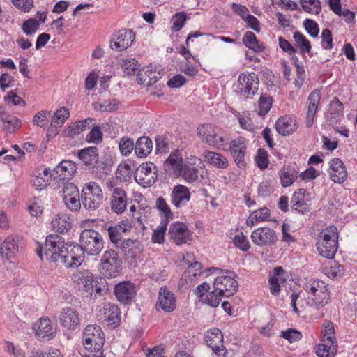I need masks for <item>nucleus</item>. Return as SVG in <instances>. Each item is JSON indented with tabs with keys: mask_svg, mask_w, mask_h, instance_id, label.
Here are the masks:
<instances>
[{
	"mask_svg": "<svg viewBox=\"0 0 357 357\" xmlns=\"http://www.w3.org/2000/svg\"><path fill=\"white\" fill-rule=\"evenodd\" d=\"M73 282L79 291H83L93 296H102L109 291V284L107 280L96 277L88 269H79L72 275Z\"/></svg>",
	"mask_w": 357,
	"mask_h": 357,
	"instance_id": "obj_1",
	"label": "nucleus"
},
{
	"mask_svg": "<svg viewBox=\"0 0 357 357\" xmlns=\"http://www.w3.org/2000/svg\"><path fill=\"white\" fill-rule=\"evenodd\" d=\"M65 240L57 234H50L46 237L44 245H39L37 254L41 260L44 258L50 262L59 263L61 251L65 248Z\"/></svg>",
	"mask_w": 357,
	"mask_h": 357,
	"instance_id": "obj_2",
	"label": "nucleus"
},
{
	"mask_svg": "<svg viewBox=\"0 0 357 357\" xmlns=\"http://www.w3.org/2000/svg\"><path fill=\"white\" fill-rule=\"evenodd\" d=\"M77 156L86 165L92 166L99 174L101 179H107L112 172L109 158L105 161L98 162V153L96 146H90L83 149L77 153Z\"/></svg>",
	"mask_w": 357,
	"mask_h": 357,
	"instance_id": "obj_3",
	"label": "nucleus"
},
{
	"mask_svg": "<svg viewBox=\"0 0 357 357\" xmlns=\"http://www.w3.org/2000/svg\"><path fill=\"white\" fill-rule=\"evenodd\" d=\"M337 229L335 226H331L323 230L318 236L317 248L319 253L327 258L332 259L337 250Z\"/></svg>",
	"mask_w": 357,
	"mask_h": 357,
	"instance_id": "obj_4",
	"label": "nucleus"
},
{
	"mask_svg": "<svg viewBox=\"0 0 357 357\" xmlns=\"http://www.w3.org/2000/svg\"><path fill=\"white\" fill-rule=\"evenodd\" d=\"M306 291L310 295L306 303L311 307L319 310L326 305L330 300V293L326 283L322 280L313 281L306 285Z\"/></svg>",
	"mask_w": 357,
	"mask_h": 357,
	"instance_id": "obj_5",
	"label": "nucleus"
},
{
	"mask_svg": "<svg viewBox=\"0 0 357 357\" xmlns=\"http://www.w3.org/2000/svg\"><path fill=\"white\" fill-rule=\"evenodd\" d=\"M84 348L91 352L99 351L105 342V336L102 328L98 325H88L82 334Z\"/></svg>",
	"mask_w": 357,
	"mask_h": 357,
	"instance_id": "obj_6",
	"label": "nucleus"
},
{
	"mask_svg": "<svg viewBox=\"0 0 357 357\" xmlns=\"http://www.w3.org/2000/svg\"><path fill=\"white\" fill-rule=\"evenodd\" d=\"M79 245L84 252L90 255H98L103 248V241L100 234L93 229H84L82 231Z\"/></svg>",
	"mask_w": 357,
	"mask_h": 357,
	"instance_id": "obj_7",
	"label": "nucleus"
},
{
	"mask_svg": "<svg viewBox=\"0 0 357 357\" xmlns=\"http://www.w3.org/2000/svg\"><path fill=\"white\" fill-rule=\"evenodd\" d=\"M59 263L67 268L78 267L83 262L84 252L77 243H66Z\"/></svg>",
	"mask_w": 357,
	"mask_h": 357,
	"instance_id": "obj_8",
	"label": "nucleus"
},
{
	"mask_svg": "<svg viewBox=\"0 0 357 357\" xmlns=\"http://www.w3.org/2000/svg\"><path fill=\"white\" fill-rule=\"evenodd\" d=\"M259 84L258 76L255 73L248 75L241 73L238 76L236 92L240 97L247 100L250 98V95L254 96L257 92Z\"/></svg>",
	"mask_w": 357,
	"mask_h": 357,
	"instance_id": "obj_9",
	"label": "nucleus"
},
{
	"mask_svg": "<svg viewBox=\"0 0 357 357\" xmlns=\"http://www.w3.org/2000/svg\"><path fill=\"white\" fill-rule=\"evenodd\" d=\"M81 201L86 209H97L102 202V190L95 183L86 184L82 191Z\"/></svg>",
	"mask_w": 357,
	"mask_h": 357,
	"instance_id": "obj_10",
	"label": "nucleus"
},
{
	"mask_svg": "<svg viewBox=\"0 0 357 357\" xmlns=\"http://www.w3.org/2000/svg\"><path fill=\"white\" fill-rule=\"evenodd\" d=\"M221 273H231L232 275H221L217 277L214 281V289L218 291L219 295L229 297L234 295L238 289V282L234 279L236 275L229 270L218 269Z\"/></svg>",
	"mask_w": 357,
	"mask_h": 357,
	"instance_id": "obj_11",
	"label": "nucleus"
},
{
	"mask_svg": "<svg viewBox=\"0 0 357 357\" xmlns=\"http://www.w3.org/2000/svg\"><path fill=\"white\" fill-rule=\"evenodd\" d=\"M157 167L151 162L142 164L135 172V180L144 188L149 187L155 184L157 181Z\"/></svg>",
	"mask_w": 357,
	"mask_h": 357,
	"instance_id": "obj_12",
	"label": "nucleus"
},
{
	"mask_svg": "<svg viewBox=\"0 0 357 357\" xmlns=\"http://www.w3.org/2000/svg\"><path fill=\"white\" fill-rule=\"evenodd\" d=\"M114 294L121 304L130 305L136 296V286L129 280L119 282L114 288Z\"/></svg>",
	"mask_w": 357,
	"mask_h": 357,
	"instance_id": "obj_13",
	"label": "nucleus"
},
{
	"mask_svg": "<svg viewBox=\"0 0 357 357\" xmlns=\"http://www.w3.org/2000/svg\"><path fill=\"white\" fill-rule=\"evenodd\" d=\"M197 134L203 142L209 146L220 148L224 144L223 137L218 135L210 124L199 126L197 128Z\"/></svg>",
	"mask_w": 357,
	"mask_h": 357,
	"instance_id": "obj_14",
	"label": "nucleus"
},
{
	"mask_svg": "<svg viewBox=\"0 0 357 357\" xmlns=\"http://www.w3.org/2000/svg\"><path fill=\"white\" fill-rule=\"evenodd\" d=\"M77 172L75 163L72 160H63L53 169V178L60 187V182L69 181Z\"/></svg>",
	"mask_w": 357,
	"mask_h": 357,
	"instance_id": "obj_15",
	"label": "nucleus"
},
{
	"mask_svg": "<svg viewBox=\"0 0 357 357\" xmlns=\"http://www.w3.org/2000/svg\"><path fill=\"white\" fill-rule=\"evenodd\" d=\"M36 336L39 340H51L56 333V326L50 318H40L33 326Z\"/></svg>",
	"mask_w": 357,
	"mask_h": 357,
	"instance_id": "obj_16",
	"label": "nucleus"
},
{
	"mask_svg": "<svg viewBox=\"0 0 357 357\" xmlns=\"http://www.w3.org/2000/svg\"><path fill=\"white\" fill-rule=\"evenodd\" d=\"M251 239L258 246L272 245L276 243L277 235L271 228L259 227L252 231Z\"/></svg>",
	"mask_w": 357,
	"mask_h": 357,
	"instance_id": "obj_17",
	"label": "nucleus"
},
{
	"mask_svg": "<svg viewBox=\"0 0 357 357\" xmlns=\"http://www.w3.org/2000/svg\"><path fill=\"white\" fill-rule=\"evenodd\" d=\"M59 319L61 326L68 331H75L80 324L77 311L70 307L62 308Z\"/></svg>",
	"mask_w": 357,
	"mask_h": 357,
	"instance_id": "obj_18",
	"label": "nucleus"
},
{
	"mask_svg": "<svg viewBox=\"0 0 357 357\" xmlns=\"http://www.w3.org/2000/svg\"><path fill=\"white\" fill-rule=\"evenodd\" d=\"M247 149L245 139L243 137H238L232 140L230 143V153L239 168L245 167V153Z\"/></svg>",
	"mask_w": 357,
	"mask_h": 357,
	"instance_id": "obj_19",
	"label": "nucleus"
},
{
	"mask_svg": "<svg viewBox=\"0 0 357 357\" xmlns=\"http://www.w3.org/2000/svg\"><path fill=\"white\" fill-rule=\"evenodd\" d=\"M205 342L215 354L221 356L222 354L220 352L223 351L222 357L225 356L227 350L225 349V347L223 346V335L220 329L213 328L210 331H208L207 334L205 335Z\"/></svg>",
	"mask_w": 357,
	"mask_h": 357,
	"instance_id": "obj_20",
	"label": "nucleus"
},
{
	"mask_svg": "<svg viewBox=\"0 0 357 357\" xmlns=\"http://www.w3.org/2000/svg\"><path fill=\"white\" fill-rule=\"evenodd\" d=\"M169 234L171 239L178 245L186 243L190 238L188 226L180 222L171 225Z\"/></svg>",
	"mask_w": 357,
	"mask_h": 357,
	"instance_id": "obj_21",
	"label": "nucleus"
},
{
	"mask_svg": "<svg viewBox=\"0 0 357 357\" xmlns=\"http://www.w3.org/2000/svg\"><path fill=\"white\" fill-rule=\"evenodd\" d=\"M329 174L331 180L335 183H342L345 181L347 172L340 159L333 158L330 161Z\"/></svg>",
	"mask_w": 357,
	"mask_h": 357,
	"instance_id": "obj_22",
	"label": "nucleus"
},
{
	"mask_svg": "<svg viewBox=\"0 0 357 357\" xmlns=\"http://www.w3.org/2000/svg\"><path fill=\"white\" fill-rule=\"evenodd\" d=\"M190 199L189 189L183 185H175L171 193V202L176 208L185 205Z\"/></svg>",
	"mask_w": 357,
	"mask_h": 357,
	"instance_id": "obj_23",
	"label": "nucleus"
},
{
	"mask_svg": "<svg viewBox=\"0 0 357 357\" xmlns=\"http://www.w3.org/2000/svg\"><path fill=\"white\" fill-rule=\"evenodd\" d=\"M157 303L165 312H172L176 308L174 294L169 291L167 287H162L160 289Z\"/></svg>",
	"mask_w": 357,
	"mask_h": 357,
	"instance_id": "obj_24",
	"label": "nucleus"
},
{
	"mask_svg": "<svg viewBox=\"0 0 357 357\" xmlns=\"http://www.w3.org/2000/svg\"><path fill=\"white\" fill-rule=\"evenodd\" d=\"M321 99L319 91L314 90L310 93L307 98V112L306 115V126L310 128L313 125L318 105Z\"/></svg>",
	"mask_w": 357,
	"mask_h": 357,
	"instance_id": "obj_25",
	"label": "nucleus"
},
{
	"mask_svg": "<svg viewBox=\"0 0 357 357\" xmlns=\"http://www.w3.org/2000/svg\"><path fill=\"white\" fill-rule=\"evenodd\" d=\"M0 245V254L3 259L14 258L19 251L18 240H15L13 237H7Z\"/></svg>",
	"mask_w": 357,
	"mask_h": 357,
	"instance_id": "obj_26",
	"label": "nucleus"
},
{
	"mask_svg": "<svg viewBox=\"0 0 357 357\" xmlns=\"http://www.w3.org/2000/svg\"><path fill=\"white\" fill-rule=\"evenodd\" d=\"M95 119L87 118L82 121L75 122V124L69 126L68 128L64 130V135L66 137H73L75 135H79L82 131L89 129L91 126H93L95 123Z\"/></svg>",
	"mask_w": 357,
	"mask_h": 357,
	"instance_id": "obj_27",
	"label": "nucleus"
},
{
	"mask_svg": "<svg viewBox=\"0 0 357 357\" xmlns=\"http://www.w3.org/2000/svg\"><path fill=\"white\" fill-rule=\"evenodd\" d=\"M135 34L132 30L122 29L119 31L114 45L119 51L125 50L134 42Z\"/></svg>",
	"mask_w": 357,
	"mask_h": 357,
	"instance_id": "obj_28",
	"label": "nucleus"
},
{
	"mask_svg": "<svg viewBox=\"0 0 357 357\" xmlns=\"http://www.w3.org/2000/svg\"><path fill=\"white\" fill-rule=\"evenodd\" d=\"M127 206V197L125 190L120 188L113 189V211L122 213Z\"/></svg>",
	"mask_w": 357,
	"mask_h": 357,
	"instance_id": "obj_29",
	"label": "nucleus"
},
{
	"mask_svg": "<svg viewBox=\"0 0 357 357\" xmlns=\"http://www.w3.org/2000/svg\"><path fill=\"white\" fill-rule=\"evenodd\" d=\"M275 128L280 135L286 136L294 132L296 129V126L290 116H284L277 120Z\"/></svg>",
	"mask_w": 357,
	"mask_h": 357,
	"instance_id": "obj_30",
	"label": "nucleus"
},
{
	"mask_svg": "<svg viewBox=\"0 0 357 357\" xmlns=\"http://www.w3.org/2000/svg\"><path fill=\"white\" fill-rule=\"evenodd\" d=\"M184 165L181 153L178 150L172 152L168 158L164 162V167L166 171L172 170L174 172H179Z\"/></svg>",
	"mask_w": 357,
	"mask_h": 357,
	"instance_id": "obj_31",
	"label": "nucleus"
},
{
	"mask_svg": "<svg viewBox=\"0 0 357 357\" xmlns=\"http://www.w3.org/2000/svg\"><path fill=\"white\" fill-rule=\"evenodd\" d=\"M343 104L338 100L337 98H333V100L329 105L328 109V121L331 123H335L340 121L343 116Z\"/></svg>",
	"mask_w": 357,
	"mask_h": 357,
	"instance_id": "obj_32",
	"label": "nucleus"
},
{
	"mask_svg": "<svg viewBox=\"0 0 357 357\" xmlns=\"http://www.w3.org/2000/svg\"><path fill=\"white\" fill-rule=\"evenodd\" d=\"M152 147L151 139L146 136H142L137 139L135 146V151L137 156L144 158L151 153Z\"/></svg>",
	"mask_w": 357,
	"mask_h": 357,
	"instance_id": "obj_33",
	"label": "nucleus"
},
{
	"mask_svg": "<svg viewBox=\"0 0 357 357\" xmlns=\"http://www.w3.org/2000/svg\"><path fill=\"white\" fill-rule=\"evenodd\" d=\"M337 342H321L318 344L316 354L319 357H333L337 351Z\"/></svg>",
	"mask_w": 357,
	"mask_h": 357,
	"instance_id": "obj_34",
	"label": "nucleus"
},
{
	"mask_svg": "<svg viewBox=\"0 0 357 357\" xmlns=\"http://www.w3.org/2000/svg\"><path fill=\"white\" fill-rule=\"evenodd\" d=\"M53 229L59 234H64L71 228V221L66 214H59L52 221Z\"/></svg>",
	"mask_w": 357,
	"mask_h": 357,
	"instance_id": "obj_35",
	"label": "nucleus"
},
{
	"mask_svg": "<svg viewBox=\"0 0 357 357\" xmlns=\"http://www.w3.org/2000/svg\"><path fill=\"white\" fill-rule=\"evenodd\" d=\"M178 174L186 181L193 183L198 178V169L190 162H185Z\"/></svg>",
	"mask_w": 357,
	"mask_h": 357,
	"instance_id": "obj_36",
	"label": "nucleus"
},
{
	"mask_svg": "<svg viewBox=\"0 0 357 357\" xmlns=\"http://www.w3.org/2000/svg\"><path fill=\"white\" fill-rule=\"evenodd\" d=\"M243 44L255 52H261L265 50L263 44L259 43L255 34L252 31H247L243 38Z\"/></svg>",
	"mask_w": 357,
	"mask_h": 357,
	"instance_id": "obj_37",
	"label": "nucleus"
},
{
	"mask_svg": "<svg viewBox=\"0 0 357 357\" xmlns=\"http://www.w3.org/2000/svg\"><path fill=\"white\" fill-rule=\"evenodd\" d=\"M112 252L107 250L101 258L99 265V271L103 279H109L112 277Z\"/></svg>",
	"mask_w": 357,
	"mask_h": 357,
	"instance_id": "obj_38",
	"label": "nucleus"
},
{
	"mask_svg": "<svg viewBox=\"0 0 357 357\" xmlns=\"http://www.w3.org/2000/svg\"><path fill=\"white\" fill-rule=\"evenodd\" d=\"M204 156L208 163L217 168L225 169L229 165L227 158L220 153L207 151Z\"/></svg>",
	"mask_w": 357,
	"mask_h": 357,
	"instance_id": "obj_39",
	"label": "nucleus"
},
{
	"mask_svg": "<svg viewBox=\"0 0 357 357\" xmlns=\"http://www.w3.org/2000/svg\"><path fill=\"white\" fill-rule=\"evenodd\" d=\"M0 118L3 123L4 129L12 133L21 126V121L17 117L5 112L0 113Z\"/></svg>",
	"mask_w": 357,
	"mask_h": 357,
	"instance_id": "obj_40",
	"label": "nucleus"
},
{
	"mask_svg": "<svg viewBox=\"0 0 357 357\" xmlns=\"http://www.w3.org/2000/svg\"><path fill=\"white\" fill-rule=\"evenodd\" d=\"M281 184L283 187L291 185L298 177V172L289 167H284L279 172Z\"/></svg>",
	"mask_w": 357,
	"mask_h": 357,
	"instance_id": "obj_41",
	"label": "nucleus"
},
{
	"mask_svg": "<svg viewBox=\"0 0 357 357\" xmlns=\"http://www.w3.org/2000/svg\"><path fill=\"white\" fill-rule=\"evenodd\" d=\"M293 37L296 42V46L299 48L300 53L301 54L310 52L312 49L310 42L302 33L296 31L294 32Z\"/></svg>",
	"mask_w": 357,
	"mask_h": 357,
	"instance_id": "obj_42",
	"label": "nucleus"
},
{
	"mask_svg": "<svg viewBox=\"0 0 357 357\" xmlns=\"http://www.w3.org/2000/svg\"><path fill=\"white\" fill-rule=\"evenodd\" d=\"M69 116V109L66 107H63L57 109L52 116L51 126L56 128H61Z\"/></svg>",
	"mask_w": 357,
	"mask_h": 357,
	"instance_id": "obj_43",
	"label": "nucleus"
},
{
	"mask_svg": "<svg viewBox=\"0 0 357 357\" xmlns=\"http://www.w3.org/2000/svg\"><path fill=\"white\" fill-rule=\"evenodd\" d=\"M132 170L128 163L124 162L119 165L115 172L116 181L120 182H127L131 178Z\"/></svg>",
	"mask_w": 357,
	"mask_h": 357,
	"instance_id": "obj_44",
	"label": "nucleus"
},
{
	"mask_svg": "<svg viewBox=\"0 0 357 357\" xmlns=\"http://www.w3.org/2000/svg\"><path fill=\"white\" fill-rule=\"evenodd\" d=\"M310 200V195L307 193L306 190L300 188L293 195L291 201V203L292 204L291 209H298V206L303 203H307Z\"/></svg>",
	"mask_w": 357,
	"mask_h": 357,
	"instance_id": "obj_45",
	"label": "nucleus"
},
{
	"mask_svg": "<svg viewBox=\"0 0 357 357\" xmlns=\"http://www.w3.org/2000/svg\"><path fill=\"white\" fill-rule=\"evenodd\" d=\"M273 98L270 95L266 93L261 94L258 101L259 106V114L261 116L266 115L271 109L273 105Z\"/></svg>",
	"mask_w": 357,
	"mask_h": 357,
	"instance_id": "obj_46",
	"label": "nucleus"
},
{
	"mask_svg": "<svg viewBox=\"0 0 357 357\" xmlns=\"http://www.w3.org/2000/svg\"><path fill=\"white\" fill-rule=\"evenodd\" d=\"M40 27V22L36 18H29L23 22L22 30L26 36L33 35Z\"/></svg>",
	"mask_w": 357,
	"mask_h": 357,
	"instance_id": "obj_47",
	"label": "nucleus"
},
{
	"mask_svg": "<svg viewBox=\"0 0 357 357\" xmlns=\"http://www.w3.org/2000/svg\"><path fill=\"white\" fill-rule=\"evenodd\" d=\"M323 338L321 342H337L335 337L334 324L331 321H325L323 324Z\"/></svg>",
	"mask_w": 357,
	"mask_h": 357,
	"instance_id": "obj_48",
	"label": "nucleus"
},
{
	"mask_svg": "<svg viewBox=\"0 0 357 357\" xmlns=\"http://www.w3.org/2000/svg\"><path fill=\"white\" fill-rule=\"evenodd\" d=\"M155 73H154V74ZM145 74L147 75V77H149V80L147 82L146 78L144 77L142 70H139L138 73L137 74L139 84H144L146 83L148 86H151L154 84L160 78V75L159 73H158V75H153V72L152 70H147L145 72Z\"/></svg>",
	"mask_w": 357,
	"mask_h": 357,
	"instance_id": "obj_49",
	"label": "nucleus"
},
{
	"mask_svg": "<svg viewBox=\"0 0 357 357\" xmlns=\"http://www.w3.org/2000/svg\"><path fill=\"white\" fill-rule=\"evenodd\" d=\"M130 229L131 224L128 219L122 220L117 226L113 227V244L117 243L118 234L121 232L126 233Z\"/></svg>",
	"mask_w": 357,
	"mask_h": 357,
	"instance_id": "obj_50",
	"label": "nucleus"
},
{
	"mask_svg": "<svg viewBox=\"0 0 357 357\" xmlns=\"http://www.w3.org/2000/svg\"><path fill=\"white\" fill-rule=\"evenodd\" d=\"M300 3L303 10L309 13H312V6L315 9L314 13L316 15H318L321 10L319 0H301Z\"/></svg>",
	"mask_w": 357,
	"mask_h": 357,
	"instance_id": "obj_51",
	"label": "nucleus"
},
{
	"mask_svg": "<svg viewBox=\"0 0 357 357\" xmlns=\"http://www.w3.org/2000/svg\"><path fill=\"white\" fill-rule=\"evenodd\" d=\"M121 65L123 72L128 75H134L138 70L139 66L135 59H123Z\"/></svg>",
	"mask_w": 357,
	"mask_h": 357,
	"instance_id": "obj_52",
	"label": "nucleus"
},
{
	"mask_svg": "<svg viewBox=\"0 0 357 357\" xmlns=\"http://www.w3.org/2000/svg\"><path fill=\"white\" fill-rule=\"evenodd\" d=\"M255 161L257 167L261 169L267 168L269 163L267 151L264 149H258Z\"/></svg>",
	"mask_w": 357,
	"mask_h": 357,
	"instance_id": "obj_53",
	"label": "nucleus"
},
{
	"mask_svg": "<svg viewBox=\"0 0 357 357\" xmlns=\"http://www.w3.org/2000/svg\"><path fill=\"white\" fill-rule=\"evenodd\" d=\"M66 206L71 211H77L81 207V198H79V193L77 196H66L63 197Z\"/></svg>",
	"mask_w": 357,
	"mask_h": 357,
	"instance_id": "obj_54",
	"label": "nucleus"
},
{
	"mask_svg": "<svg viewBox=\"0 0 357 357\" xmlns=\"http://www.w3.org/2000/svg\"><path fill=\"white\" fill-rule=\"evenodd\" d=\"M133 141L127 137H123L119 142V148L122 155H128L135 149Z\"/></svg>",
	"mask_w": 357,
	"mask_h": 357,
	"instance_id": "obj_55",
	"label": "nucleus"
},
{
	"mask_svg": "<svg viewBox=\"0 0 357 357\" xmlns=\"http://www.w3.org/2000/svg\"><path fill=\"white\" fill-rule=\"evenodd\" d=\"M102 132L100 128L93 125L92 129L86 136V141L88 142L98 144L99 142H102Z\"/></svg>",
	"mask_w": 357,
	"mask_h": 357,
	"instance_id": "obj_56",
	"label": "nucleus"
},
{
	"mask_svg": "<svg viewBox=\"0 0 357 357\" xmlns=\"http://www.w3.org/2000/svg\"><path fill=\"white\" fill-rule=\"evenodd\" d=\"M186 14L184 12L176 13L173 17L172 30L174 32L180 31L186 20Z\"/></svg>",
	"mask_w": 357,
	"mask_h": 357,
	"instance_id": "obj_57",
	"label": "nucleus"
},
{
	"mask_svg": "<svg viewBox=\"0 0 357 357\" xmlns=\"http://www.w3.org/2000/svg\"><path fill=\"white\" fill-rule=\"evenodd\" d=\"M281 337L287 340L290 343L299 341L302 338V334L296 329H288L281 332Z\"/></svg>",
	"mask_w": 357,
	"mask_h": 357,
	"instance_id": "obj_58",
	"label": "nucleus"
},
{
	"mask_svg": "<svg viewBox=\"0 0 357 357\" xmlns=\"http://www.w3.org/2000/svg\"><path fill=\"white\" fill-rule=\"evenodd\" d=\"M155 204L157 208L162 215L169 218L173 217L170 208L169 207L166 200L162 197H160L156 199Z\"/></svg>",
	"mask_w": 357,
	"mask_h": 357,
	"instance_id": "obj_59",
	"label": "nucleus"
},
{
	"mask_svg": "<svg viewBox=\"0 0 357 357\" xmlns=\"http://www.w3.org/2000/svg\"><path fill=\"white\" fill-rule=\"evenodd\" d=\"M303 26L306 31L313 38L318 36L319 29L318 24L313 20L306 19L303 22Z\"/></svg>",
	"mask_w": 357,
	"mask_h": 357,
	"instance_id": "obj_60",
	"label": "nucleus"
},
{
	"mask_svg": "<svg viewBox=\"0 0 357 357\" xmlns=\"http://www.w3.org/2000/svg\"><path fill=\"white\" fill-rule=\"evenodd\" d=\"M63 185L62 193L63 197H66V196H77L79 194V190L77 186L68 181L61 182Z\"/></svg>",
	"mask_w": 357,
	"mask_h": 357,
	"instance_id": "obj_61",
	"label": "nucleus"
},
{
	"mask_svg": "<svg viewBox=\"0 0 357 357\" xmlns=\"http://www.w3.org/2000/svg\"><path fill=\"white\" fill-rule=\"evenodd\" d=\"M322 47L325 50H331L333 48V35L328 29H325L321 32Z\"/></svg>",
	"mask_w": 357,
	"mask_h": 357,
	"instance_id": "obj_62",
	"label": "nucleus"
},
{
	"mask_svg": "<svg viewBox=\"0 0 357 357\" xmlns=\"http://www.w3.org/2000/svg\"><path fill=\"white\" fill-rule=\"evenodd\" d=\"M48 114H50V112H47L46 110L40 111L34 115L33 118V123L40 128H45L47 126V118Z\"/></svg>",
	"mask_w": 357,
	"mask_h": 357,
	"instance_id": "obj_63",
	"label": "nucleus"
},
{
	"mask_svg": "<svg viewBox=\"0 0 357 357\" xmlns=\"http://www.w3.org/2000/svg\"><path fill=\"white\" fill-rule=\"evenodd\" d=\"M233 241L234 245L243 252L248 251L250 248L249 242L243 233L241 235L236 236Z\"/></svg>",
	"mask_w": 357,
	"mask_h": 357,
	"instance_id": "obj_64",
	"label": "nucleus"
}]
</instances>
